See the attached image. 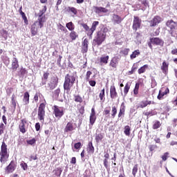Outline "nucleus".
<instances>
[{"instance_id":"19","label":"nucleus","mask_w":177,"mask_h":177,"mask_svg":"<svg viewBox=\"0 0 177 177\" xmlns=\"http://www.w3.org/2000/svg\"><path fill=\"white\" fill-rule=\"evenodd\" d=\"M151 44L154 45H162V41L158 37H154L151 39Z\"/></svg>"},{"instance_id":"14","label":"nucleus","mask_w":177,"mask_h":177,"mask_svg":"<svg viewBox=\"0 0 177 177\" xmlns=\"http://www.w3.org/2000/svg\"><path fill=\"white\" fill-rule=\"evenodd\" d=\"M109 55H102L100 58V63L101 66H103V64H107L109 63Z\"/></svg>"},{"instance_id":"60","label":"nucleus","mask_w":177,"mask_h":177,"mask_svg":"<svg viewBox=\"0 0 177 177\" xmlns=\"http://www.w3.org/2000/svg\"><path fill=\"white\" fill-rule=\"evenodd\" d=\"M21 168H23V169L24 171H26L27 169V167H28L27 163H21Z\"/></svg>"},{"instance_id":"8","label":"nucleus","mask_w":177,"mask_h":177,"mask_svg":"<svg viewBox=\"0 0 177 177\" xmlns=\"http://www.w3.org/2000/svg\"><path fill=\"white\" fill-rule=\"evenodd\" d=\"M142 21L138 17H134L133 19V28L136 31L138 28H140V24Z\"/></svg>"},{"instance_id":"20","label":"nucleus","mask_w":177,"mask_h":177,"mask_svg":"<svg viewBox=\"0 0 177 177\" xmlns=\"http://www.w3.org/2000/svg\"><path fill=\"white\" fill-rule=\"evenodd\" d=\"M73 131H74V126H73V123L69 122L67 123V124L65 127L64 131L65 132H71Z\"/></svg>"},{"instance_id":"63","label":"nucleus","mask_w":177,"mask_h":177,"mask_svg":"<svg viewBox=\"0 0 177 177\" xmlns=\"http://www.w3.org/2000/svg\"><path fill=\"white\" fill-rule=\"evenodd\" d=\"M145 115H147V117H149V116L154 115V114L153 113L152 111H149V112H146L145 113Z\"/></svg>"},{"instance_id":"38","label":"nucleus","mask_w":177,"mask_h":177,"mask_svg":"<svg viewBox=\"0 0 177 177\" xmlns=\"http://www.w3.org/2000/svg\"><path fill=\"white\" fill-rule=\"evenodd\" d=\"M161 69L162 70V71H167V70L168 69V64H167V62H164L162 63V66H161Z\"/></svg>"},{"instance_id":"33","label":"nucleus","mask_w":177,"mask_h":177,"mask_svg":"<svg viewBox=\"0 0 177 177\" xmlns=\"http://www.w3.org/2000/svg\"><path fill=\"white\" fill-rule=\"evenodd\" d=\"M77 37H78V35L77 34V32L72 30L71 32L70 33V37L71 38V39L75 40L77 39Z\"/></svg>"},{"instance_id":"6","label":"nucleus","mask_w":177,"mask_h":177,"mask_svg":"<svg viewBox=\"0 0 177 177\" xmlns=\"http://www.w3.org/2000/svg\"><path fill=\"white\" fill-rule=\"evenodd\" d=\"M161 17L160 16H156L154 18L149 21L150 27H156L157 24H160L162 21Z\"/></svg>"},{"instance_id":"9","label":"nucleus","mask_w":177,"mask_h":177,"mask_svg":"<svg viewBox=\"0 0 177 177\" xmlns=\"http://www.w3.org/2000/svg\"><path fill=\"white\" fill-rule=\"evenodd\" d=\"M166 26L167 27H169L171 31L173 30H177V22L174 21L173 20L167 21Z\"/></svg>"},{"instance_id":"13","label":"nucleus","mask_w":177,"mask_h":177,"mask_svg":"<svg viewBox=\"0 0 177 177\" xmlns=\"http://www.w3.org/2000/svg\"><path fill=\"white\" fill-rule=\"evenodd\" d=\"M112 21H113L114 24H120V23H121V21H122V18H121L118 15L113 14Z\"/></svg>"},{"instance_id":"37","label":"nucleus","mask_w":177,"mask_h":177,"mask_svg":"<svg viewBox=\"0 0 177 177\" xmlns=\"http://www.w3.org/2000/svg\"><path fill=\"white\" fill-rule=\"evenodd\" d=\"M160 127H161V123H160L159 121H156L153 126V129H158V128H160Z\"/></svg>"},{"instance_id":"18","label":"nucleus","mask_w":177,"mask_h":177,"mask_svg":"<svg viewBox=\"0 0 177 177\" xmlns=\"http://www.w3.org/2000/svg\"><path fill=\"white\" fill-rule=\"evenodd\" d=\"M95 13H107L109 12L108 9L102 7H94Z\"/></svg>"},{"instance_id":"34","label":"nucleus","mask_w":177,"mask_h":177,"mask_svg":"<svg viewBox=\"0 0 177 177\" xmlns=\"http://www.w3.org/2000/svg\"><path fill=\"white\" fill-rule=\"evenodd\" d=\"M74 100H75V102H77V103H82V98L80 95H75Z\"/></svg>"},{"instance_id":"48","label":"nucleus","mask_w":177,"mask_h":177,"mask_svg":"<svg viewBox=\"0 0 177 177\" xmlns=\"http://www.w3.org/2000/svg\"><path fill=\"white\" fill-rule=\"evenodd\" d=\"M95 139L97 140V142H100V140H102V139H103V135L102 134H97L95 136Z\"/></svg>"},{"instance_id":"44","label":"nucleus","mask_w":177,"mask_h":177,"mask_svg":"<svg viewBox=\"0 0 177 177\" xmlns=\"http://www.w3.org/2000/svg\"><path fill=\"white\" fill-rule=\"evenodd\" d=\"M0 161L1 162H5V161H6V154L5 153H1V156L0 158Z\"/></svg>"},{"instance_id":"49","label":"nucleus","mask_w":177,"mask_h":177,"mask_svg":"<svg viewBox=\"0 0 177 177\" xmlns=\"http://www.w3.org/2000/svg\"><path fill=\"white\" fill-rule=\"evenodd\" d=\"M82 146V144L81 142H77L74 145V147L75 149H76V150H78V149H81Z\"/></svg>"},{"instance_id":"24","label":"nucleus","mask_w":177,"mask_h":177,"mask_svg":"<svg viewBox=\"0 0 177 177\" xmlns=\"http://www.w3.org/2000/svg\"><path fill=\"white\" fill-rule=\"evenodd\" d=\"M16 103H17L16 101V95L13 94L11 97V107H12L14 110H16Z\"/></svg>"},{"instance_id":"64","label":"nucleus","mask_w":177,"mask_h":177,"mask_svg":"<svg viewBox=\"0 0 177 177\" xmlns=\"http://www.w3.org/2000/svg\"><path fill=\"white\" fill-rule=\"evenodd\" d=\"M34 100L37 103L38 102V93H36L34 96Z\"/></svg>"},{"instance_id":"46","label":"nucleus","mask_w":177,"mask_h":177,"mask_svg":"<svg viewBox=\"0 0 177 177\" xmlns=\"http://www.w3.org/2000/svg\"><path fill=\"white\" fill-rule=\"evenodd\" d=\"M60 93V88H57L54 91L53 96H55L56 98L59 97V94Z\"/></svg>"},{"instance_id":"3","label":"nucleus","mask_w":177,"mask_h":177,"mask_svg":"<svg viewBox=\"0 0 177 177\" xmlns=\"http://www.w3.org/2000/svg\"><path fill=\"white\" fill-rule=\"evenodd\" d=\"M106 39V29L102 28L97 32V36L93 39V42H95L97 45H102V44Z\"/></svg>"},{"instance_id":"27","label":"nucleus","mask_w":177,"mask_h":177,"mask_svg":"<svg viewBox=\"0 0 177 177\" xmlns=\"http://www.w3.org/2000/svg\"><path fill=\"white\" fill-rule=\"evenodd\" d=\"M66 27L69 30V31H73L74 28H75V26H74V24H73L71 21L68 22L66 24Z\"/></svg>"},{"instance_id":"28","label":"nucleus","mask_w":177,"mask_h":177,"mask_svg":"<svg viewBox=\"0 0 177 177\" xmlns=\"http://www.w3.org/2000/svg\"><path fill=\"white\" fill-rule=\"evenodd\" d=\"M149 104H151V101H142L140 103V107L144 109V107H146Z\"/></svg>"},{"instance_id":"15","label":"nucleus","mask_w":177,"mask_h":177,"mask_svg":"<svg viewBox=\"0 0 177 177\" xmlns=\"http://www.w3.org/2000/svg\"><path fill=\"white\" fill-rule=\"evenodd\" d=\"M97 26H99V21H95L93 22L91 28L89 30L88 34L89 35H92V34H93V32H94L95 30H96V28L97 27Z\"/></svg>"},{"instance_id":"50","label":"nucleus","mask_w":177,"mask_h":177,"mask_svg":"<svg viewBox=\"0 0 177 177\" xmlns=\"http://www.w3.org/2000/svg\"><path fill=\"white\" fill-rule=\"evenodd\" d=\"M1 35H3V37L4 38H6L8 37V31L7 30H5L3 29L2 30H1Z\"/></svg>"},{"instance_id":"35","label":"nucleus","mask_w":177,"mask_h":177,"mask_svg":"<svg viewBox=\"0 0 177 177\" xmlns=\"http://www.w3.org/2000/svg\"><path fill=\"white\" fill-rule=\"evenodd\" d=\"M58 31L60 32V31H64V32H67L66 28L63 26L62 24L58 25Z\"/></svg>"},{"instance_id":"29","label":"nucleus","mask_w":177,"mask_h":177,"mask_svg":"<svg viewBox=\"0 0 177 177\" xmlns=\"http://www.w3.org/2000/svg\"><path fill=\"white\" fill-rule=\"evenodd\" d=\"M139 55H140V52L139 51V50H136L130 55V57L131 59H136V56H139Z\"/></svg>"},{"instance_id":"55","label":"nucleus","mask_w":177,"mask_h":177,"mask_svg":"<svg viewBox=\"0 0 177 177\" xmlns=\"http://www.w3.org/2000/svg\"><path fill=\"white\" fill-rule=\"evenodd\" d=\"M21 15L22 16V19L24 20L25 23L27 21V17H26V14L21 11Z\"/></svg>"},{"instance_id":"31","label":"nucleus","mask_w":177,"mask_h":177,"mask_svg":"<svg viewBox=\"0 0 177 177\" xmlns=\"http://www.w3.org/2000/svg\"><path fill=\"white\" fill-rule=\"evenodd\" d=\"M124 132L127 136H129V135H131V127H129V126H126Z\"/></svg>"},{"instance_id":"5","label":"nucleus","mask_w":177,"mask_h":177,"mask_svg":"<svg viewBox=\"0 0 177 177\" xmlns=\"http://www.w3.org/2000/svg\"><path fill=\"white\" fill-rule=\"evenodd\" d=\"M53 109L54 110L53 113L56 118H62V117L64 115V108L55 105Z\"/></svg>"},{"instance_id":"23","label":"nucleus","mask_w":177,"mask_h":177,"mask_svg":"<svg viewBox=\"0 0 177 177\" xmlns=\"http://www.w3.org/2000/svg\"><path fill=\"white\" fill-rule=\"evenodd\" d=\"M82 51L83 53L88 52V39H85L82 42Z\"/></svg>"},{"instance_id":"22","label":"nucleus","mask_w":177,"mask_h":177,"mask_svg":"<svg viewBox=\"0 0 177 177\" xmlns=\"http://www.w3.org/2000/svg\"><path fill=\"white\" fill-rule=\"evenodd\" d=\"M23 102L24 104L27 105L30 103V94L28 92H26L24 95Z\"/></svg>"},{"instance_id":"32","label":"nucleus","mask_w":177,"mask_h":177,"mask_svg":"<svg viewBox=\"0 0 177 177\" xmlns=\"http://www.w3.org/2000/svg\"><path fill=\"white\" fill-rule=\"evenodd\" d=\"M130 86L128 83H127V84L124 86V94L125 96H127V95H128V92H129V88H130Z\"/></svg>"},{"instance_id":"21","label":"nucleus","mask_w":177,"mask_h":177,"mask_svg":"<svg viewBox=\"0 0 177 177\" xmlns=\"http://www.w3.org/2000/svg\"><path fill=\"white\" fill-rule=\"evenodd\" d=\"M110 93L111 99H115L117 97V91H115V87L114 86H111Z\"/></svg>"},{"instance_id":"10","label":"nucleus","mask_w":177,"mask_h":177,"mask_svg":"<svg viewBox=\"0 0 177 177\" xmlns=\"http://www.w3.org/2000/svg\"><path fill=\"white\" fill-rule=\"evenodd\" d=\"M26 124H27V121L26 120L23 119L21 120L19 128L21 133H26V132H27V130H26Z\"/></svg>"},{"instance_id":"26","label":"nucleus","mask_w":177,"mask_h":177,"mask_svg":"<svg viewBox=\"0 0 177 177\" xmlns=\"http://www.w3.org/2000/svg\"><path fill=\"white\" fill-rule=\"evenodd\" d=\"M1 154H8V148L4 142H2L1 145Z\"/></svg>"},{"instance_id":"39","label":"nucleus","mask_w":177,"mask_h":177,"mask_svg":"<svg viewBox=\"0 0 177 177\" xmlns=\"http://www.w3.org/2000/svg\"><path fill=\"white\" fill-rule=\"evenodd\" d=\"M7 171L8 172H9L10 174L13 172V171H15V167L12 166V165H9L7 167Z\"/></svg>"},{"instance_id":"52","label":"nucleus","mask_w":177,"mask_h":177,"mask_svg":"<svg viewBox=\"0 0 177 177\" xmlns=\"http://www.w3.org/2000/svg\"><path fill=\"white\" fill-rule=\"evenodd\" d=\"M36 140L35 138H32V140H29L27 141L28 145H32L34 143H35Z\"/></svg>"},{"instance_id":"1","label":"nucleus","mask_w":177,"mask_h":177,"mask_svg":"<svg viewBox=\"0 0 177 177\" xmlns=\"http://www.w3.org/2000/svg\"><path fill=\"white\" fill-rule=\"evenodd\" d=\"M46 6H44L41 10L36 14V17H37V20L35 21V23L31 26V34L32 37L37 35L38 32L39 28H42L44 27V23L46 21V17L45 16V13L46 12Z\"/></svg>"},{"instance_id":"61","label":"nucleus","mask_w":177,"mask_h":177,"mask_svg":"<svg viewBox=\"0 0 177 177\" xmlns=\"http://www.w3.org/2000/svg\"><path fill=\"white\" fill-rule=\"evenodd\" d=\"M41 129V124H39V122H37L35 124V129L36 131H39Z\"/></svg>"},{"instance_id":"43","label":"nucleus","mask_w":177,"mask_h":177,"mask_svg":"<svg viewBox=\"0 0 177 177\" xmlns=\"http://www.w3.org/2000/svg\"><path fill=\"white\" fill-rule=\"evenodd\" d=\"M91 75H92V72L91 71H87L86 75V81H89L91 78Z\"/></svg>"},{"instance_id":"2","label":"nucleus","mask_w":177,"mask_h":177,"mask_svg":"<svg viewBox=\"0 0 177 177\" xmlns=\"http://www.w3.org/2000/svg\"><path fill=\"white\" fill-rule=\"evenodd\" d=\"M74 82H75V77L74 75H66L64 83V89L65 91H70L73 85H74Z\"/></svg>"},{"instance_id":"54","label":"nucleus","mask_w":177,"mask_h":177,"mask_svg":"<svg viewBox=\"0 0 177 177\" xmlns=\"http://www.w3.org/2000/svg\"><path fill=\"white\" fill-rule=\"evenodd\" d=\"M122 53H123V55H128V53H129V48H124L122 50Z\"/></svg>"},{"instance_id":"17","label":"nucleus","mask_w":177,"mask_h":177,"mask_svg":"<svg viewBox=\"0 0 177 177\" xmlns=\"http://www.w3.org/2000/svg\"><path fill=\"white\" fill-rule=\"evenodd\" d=\"M66 12H68V13H71L73 17H74V16L78 13L77 8L74 7H68L66 8Z\"/></svg>"},{"instance_id":"4","label":"nucleus","mask_w":177,"mask_h":177,"mask_svg":"<svg viewBox=\"0 0 177 177\" xmlns=\"http://www.w3.org/2000/svg\"><path fill=\"white\" fill-rule=\"evenodd\" d=\"M37 115L41 122H44L45 121V104H40L37 111Z\"/></svg>"},{"instance_id":"36","label":"nucleus","mask_w":177,"mask_h":177,"mask_svg":"<svg viewBox=\"0 0 177 177\" xmlns=\"http://www.w3.org/2000/svg\"><path fill=\"white\" fill-rule=\"evenodd\" d=\"M139 86H140L139 83H136V86H135V88H134V90H133L134 95H138V91H139Z\"/></svg>"},{"instance_id":"53","label":"nucleus","mask_w":177,"mask_h":177,"mask_svg":"<svg viewBox=\"0 0 177 177\" xmlns=\"http://www.w3.org/2000/svg\"><path fill=\"white\" fill-rule=\"evenodd\" d=\"M124 111H125V106H123L122 109H120V112L118 113V117H121V115H122V113H124Z\"/></svg>"},{"instance_id":"47","label":"nucleus","mask_w":177,"mask_h":177,"mask_svg":"<svg viewBox=\"0 0 177 177\" xmlns=\"http://www.w3.org/2000/svg\"><path fill=\"white\" fill-rule=\"evenodd\" d=\"M115 114H117V108L115 106L112 107V117L114 118L115 117Z\"/></svg>"},{"instance_id":"62","label":"nucleus","mask_w":177,"mask_h":177,"mask_svg":"<svg viewBox=\"0 0 177 177\" xmlns=\"http://www.w3.org/2000/svg\"><path fill=\"white\" fill-rule=\"evenodd\" d=\"M132 71L136 72V70H138V65L136 64H134L133 65V67L131 68Z\"/></svg>"},{"instance_id":"58","label":"nucleus","mask_w":177,"mask_h":177,"mask_svg":"<svg viewBox=\"0 0 177 177\" xmlns=\"http://www.w3.org/2000/svg\"><path fill=\"white\" fill-rule=\"evenodd\" d=\"M88 82L91 86H95L96 85V81L95 80H89Z\"/></svg>"},{"instance_id":"41","label":"nucleus","mask_w":177,"mask_h":177,"mask_svg":"<svg viewBox=\"0 0 177 177\" xmlns=\"http://www.w3.org/2000/svg\"><path fill=\"white\" fill-rule=\"evenodd\" d=\"M168 156H169V153H168V152L165 153L164 155L162 156V157H161L162 161H167V160L168 158Z\"/></svg>"},{"instance_id":"30","label":"nucleus","mask_w":177,"mask_h":177,"mask_svg":"<svg viewBox=\"0 0 177 177\" xmlns=\"http://www.w3.org/2000/svg\"><path fill=\"white\" fill-rule=\"evenodd\" d=\"M149 68V65L145 64L143 66H142L140 68L138 69V74H143L145 71H146V68Z\"/></svg>"},{"instance_id":"57","label":"nucleus","mask_w":177,"mask_h":177,"mask_svg":"<svg viewBox=\"0 0 177 177\" xmlns=\"http://www.w3.org/2000/svg\"><path fill=\"white\" fill-rule=\"evenodd\" d=\"M104 165L106 169L109 168V160L107 159L104 160Z\"/></svg>"},{"instance_id":"56","label":"nucleus","mask_w":177,"mask_h":177,"mask_svg":"<svg viewBox=\"0 0 177 177\" xmlns=\"http://www.w3.org/2000/svg\"><path fill=\"white\" fill-rule=\"evenodd\" d=\"M90 117H96V113L95 112V108H92Z\"/></svg>"},{"instance_id":"25","label":"nucleus","mask_w":177,"mask_h":177,"mask_svg":"<svg viewBox=\"0 0 177 177\" xmlns=\"http://www.w3.org/2000/svg\"><path fill=\"white\" fill-rule=\"evenodd\" d=\"M87 151H88V153H91L92 154L95 153V148L93 147V145L92 144V142H90L88 143Z\"/></svg>"},{"instance_id":"45","label":"nucleus","mask_w":177,"mask_h":177,"mask_svg":"<svg viewBox=\"0 0 177 177\" xmlns=\"http://www.w3.org/2000/svg\"><path fill=\"white\" fill-rule=\"evenodd\" d=\"M26 73H27V71L26 70V68H21L19 73V75H24Z\"/></svg>"},{"instance_id":"40","label":"nucleus","mask_w":177,"mask_h":177,"mask_svg":"<svg viewBox=\"0 0 177 177\" xmlns=\"http://www.w3.org/2000/svg\"><path fill=\"white\" fill-rule=\"evenodd\" d=\"M136 172H138V165H134L132 170L133 176H136Z\"/></svg>"},{"instance_id":"16","label":"nucleus","mask_w":177,"mask_h":177,"mask_svg":"<svg viewBox=\"0 0 177 177\" xmlns=\"http://www.w3.org/2000/svg\"><path fill=\"white\" fill-rule=\"evenodd\" d=\"M12 68L13 71H16L17 68H19V61L17 60V58L14 57L12 61Z\"/></svg>"},{"instance_id":"7","label":"nucleus","mask_w":177,"mask_h":177,"mask_svg":"<svg viewBox=\"0 0 177 177\" xmlns=\"http://www.w3.org/2000/svg\"><path fill=\"white\" fill-rule=\"evenodd\" d=\"M168 93H169V88H162L160 91H159V94L158 95V99L159 100H161V99H162V97H164V96H165V95H168Z\"/></svg>"},{"instance_id":"59","label":"nucleus","mask_w":177,"mask_h":177,"mask_svg":"<svg viewBox=\"0 0 177 177\" xmlns=\"http://www.w3.org/2000/svg\"><path fill=\"white\" fill-rule=\"evenodd\" d=\"M63 0H57V4H56V10H59V5H61Z\"/></svg>"},{"instance_id":"12","label":"nucleus","mask_w":177,"mask_h":177,"mask_svg":"<svg viewBox=\"0 0 177 177\" xmlns=\"http://www.w3.org/2000/svg\"><path fill=\"white\" fill-rule=\"evenodd\" d=\"M118 62H120V58L118 57H114L111 59L109 65L113 68H117V66H118Z\"/></svg>"},{"instance_id":"11","label":"nucleus","mask_w":177,"mask_h":177,"mask_svg":"<svg viewBox=\"0 0 177 177\" xmlns=\"http://www.w3.org/2000/svg\"><path fill=\"white\" fill-rule=\"evenodd\" d=\"M59 82V79L56 77H53L51 78V82L49 84L50 89H55L57 86V84Z\"/></svg>"},{"instance_id":"51","label":"nucleus","mask_w":177,"mask_h":177,"mask_svg":"<svg viewBox=\"0 0 177 177\" xmlns=\"http://www.w3.org/2000/svg\"><path fill=\"white\" fill-rule=\"evenodd\" d=\"M100 100H103V97H104V88H103L101 92L100 93Z\"/></svg>"},{"instance_id":"42","label":"nucleus","mask_w":177,"mask_h":177,"mask_svg":"<svg viewBox=\"0 0 177 177\" xmlns=\"http://www.w3.org/2000/svg\"><path fill=\"white\" fill-rule=\"evenodd\" d=\"M95 121H96V117L90 116V124L91 127L95 124Z\"/></svg>"}]
</instances>
